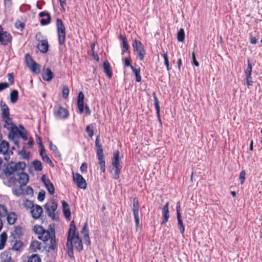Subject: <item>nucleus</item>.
I'll return each instance as SVG.
<instances>
[{
    "mask_svg": "<svg viewBox=\"0 0 262 262\" xmlns=\"http://www.w3.org/2000/svg\"><path fill=\"white\" fill-rule=\"evenodd\" d=\"M34 231L38 235V238L43 242L50 239V245L48 249L49 250H54L57 249V244L56 240L55 232L54 228H50V232L44 229L42 226L39 225H35L34 226Z\"/></svg>",
    "mask_w": 262,
    "mask_h": 262,
    "instance_id": "1",
    "label": "nucleus"
},
{
    "mask_svg": "<svg viewBox=\"0 0 262 262\" xmlns=\"http://www.w3.org/2000/svg\"><path fill=\"white\" fill-rule=\"evenodd\" d=\"M26 167L25 163L18 162L16 163L13 161L8 163L5 168L3 170V173L6 177H9L14 172L19 173L20 171L24 170Z\"/></svg>",
    "mask_w": 262,
    "mask_h": 262,
    "instance_id": "2",
    "label": "nucleus"
},
{
    "mask_svg": "<svg viewBox=\"0 0 262 262\" xmlns=\"http://www.w3.org/2000/svg\"><path fill=\"white\" fill-rule=\"evenodd\" d=\"M74 228L75 223L74 221H73L70 223V228L68 231L67 242L66 244V246L68 249V254L71 259L74 258L73 245V237H72L73 234L74 233Z\"/></svg>",
    "mask_w": 262,
    "mask_h": 262,
    "instance_id": "3",
    "label": "nucleus"
},
{
    "mask_svg": "<svg viewBox=\"0 0 262 262\" xmlns=\"http://www.w3.org/2000/svg\"><path fill=\"white\" fill-rule=\"evenodd\" d=\"M112 165L113 167V170H114L113 178L115 180H118L122 169V165L120 163L119 151L118 150H116L114 154Z\"/></svg>",
    "mask_w": 262,
    "mask_h": 262,
    "instance_id": "4",
    "label": "nucleus"
},
{
    "mask_svg": "<svg viewBox=\"0 0 262 262\" xmlns=\"http://www.w3.org/2000/svg\"><path fill=\"white\" fill-rule=\"evenodd\" d=\"M56 26L58 35V39L59 45H63L66 39V29L62 20L57 18L56 20Z\"/></svg>",
    "mask_w": 262,
    "mask_h": 262,
    "instance_id": "5",
    "label": "nucleus"
},
{
    "mask_svg": "<svg viewBox=\"0 0 262 262\" xmlns=\"http://www.w3.org/2000/svg\"><path fill=\"white\" fill-rule=\"evenodd\" d=\"M84 95L82 92L78 93L77 97V107L78 109V113L80 114H85L86 115H90L91 113L90 110L88 106L84 104Z\"/></svg>",
    "mask_w": 262,
    "mask_h": 262,
    "instance_id": "6",
    "label": "nucleus"
},
{
    "mask_svg": "<svg viewBox=\"0 0 262 262\" xmlns=\"http://www.w3.org/2000/svg\"><path fill=\"white\" fill-rule=\"evenodd\" d=\"M134 52H136L140 60L142 61L145 55L146 52L141 42L135 39L132 44Z\"/></svg>",
    "mask_w": 262,
    "mask_h": 262,
    "instance_id": "7",
    "label": "nucleus"
},
{
    "mask_svg": "<svg viewBox=\"0 0 262 262\" xmlns=\"http://www.w3.org/2000/svg\"><path fill=\"white\" fill-rule=\"evenodd\" d=\"M44 208L48 214V215L52 220L56 219L55 212L57 208V203L54 200L50 202L46 203L44 205Z\"/></svg>",
    "mask_w": 262,
    "mask_h": 262,
    "instance_id": "8",
    "label": "nucleus"
},
{
    "mask_svg": "<svg viewBox=\"0 0 262 262\" xmlns=\"http://www.w3.org/2000/svg\"><path fill=\"white\" fill-rule=\"evenodd\" d=\"M25 62L27 67L32 72L38 73L40 72V66L37 64L31 57L29 54L25 55Z\"/></svg>",
    "mask_w": 262,
    "mask_h": 262,
    "instance_id": "9",
    "label": "nucleus"
},
{
    "mask_svg": "<svg viewBox=\"0 0 262 262\" xmlns=\"http://www.w3.org/2000/svg\"><path fill=\"white\" fill-rule=\"evenodd\" d=\"M28 203L31 205L30 212L32 217L35 220L40 218L43 212L42 207L40 205H34L31 201H28Z\"/></svg>",
    "mask_w": 262,
    "mask_h": 262,
    "instance_id": "10",
    "label": "nucleus"
},
{
    "mask_svg": "<svg viewBox=\"0 0 262 262\" xmlns=\"http://www.w3.org/2000/svg\"><path fill=\"white\" fill-rule=\"evenodd\" d=\"M73 179L74 182L77 184V186L81 189H85L86 188V182L83 177L79 173H73Z\"/></svg>",
    "mask_w": 262,
    "mask_h": 262,
    "instance_id": "11",
    "label": "nucleus"
},
{
    "mask_svg": "<svg viewBox=\"0 0 262 262\" xmlns=\"http://www.w3.org/2000/svg\"><path fill=\"white\" fill-rule=\"evenodd\" d=\"M12 40V36L9 33L4 31L3 27L0 25V43L6 46Z\"/></svg>",
    "mask_w": 262,
    "mask_h": 262,
    "instance_id": "12",
    "label": "nucleus"
},
{
    "mask_svg": "<svg viewBox=\"0 0 262 262\" xmlns=\"http://www.w3.org/2000/svg\"><path fill=\"white\" fill-rule=\"evenodd\" d=\"M133 211L134 214V216L135 219V222L136 224V228H137L138 226L139 225V200L138 198L135 197L133 199Z\"/></svg>",
    "mask_w": 262,
    "mask_h": 262,
    "instance_id": "13",
    "label": "nucleus"
},
{
    "mask_svg": "<svg viewBox=\"0 0 262 262\" xmlns=\"http://www.w3.org/2000/svg\"><path fill=\"white\" fill-rule=\"evenodd\" d=\"M72 237H73V242H74L75 244V248L76 250L79 252L82 251L83 250L82 241L79 236L78 233L76 232V227L75 225Z\"/></svg>",
    "mask_w": 262,
    "mask_h": 262,
    "instance_id": "14",
    "label": "nucleus"
},
{
    "mask_svg": "<svg viewBox=\"0 0 262 262\" xmlns=\"http://www.w3.org/2000/svg\"><path fill=\"white\" fill-rule=\"evenodd\" d=\"M41 180L45 187L50 194H53L55 192V188L53 184L46 174H43L41 177Z\"/></svg>",
    "mask_w": 262,
    "mask_h": 262,
    "instance_id": "15",
    "label": "nucleus"
},
{
    "mask_svg": "<svg viewBox=\"0 0 262 262\" xmlns=\"http://www.w3.org/2000/svg\"><path fill=\"white\" fill-rule=\"evenodd\" d=\"M2 120L4 121V127L9 130H11L12 133L15 129V127H16L14 124L12 123L11 119L9 117V116H2Z\"/></svg>",
    "mask_w": 262,
    "mask_h": 262,
    "instance_id": "16",
    "label": "nucleus"
},
{
    "mask_svg": "<svg viewBox=\"0 0 262 262\" xmlns=\"http://www.w3.org/2000/svg\"><path fill=\"white\" fill-rule=\"evenodd\" d=\"M18 178L17 179V182L19 183L20 186H24L26 185L29 180V176L28 174L23 172V170L20 171L19 173H17Z\"/></svg>",
    "mask_w": 262,
    "mask_h": 262,
    "instance_id": "17",
    "label": "nucleus"
},
{
    "mask_svg": "<svg viewBox=\"0 0 262 262\" xmlns=\"http://www.w3.org/2000/svg\"><path fill=\"white\" fill-rule=\"evenodd\" d=\"M169 203L167 202L163 206L162 210L163 216V220L161 222L162 225L165 224L168 221L169 218V210H168Z\"/></svg>",
    "mask_w": 262,
    "mask_h": 262,
    "instance_id": "18",
    "label": "nucleus"
},
{
    "mask_svg": "<svg viewBox=\"0 0 262 262\" xmlns=\"http://www.w3.org/2000/svg\"><path fill=\"white\" fill-rule=\"evenodd\" d=\"M49 47L47 39L42 40L37 45V48L42 53H46L49 50Z\"/></svg>",
    "mask_w": 262,
    "mask_h": 262,
    "instance_id": "19",
    "label": "nucleus"
},
{
    "mask_svg": "<svg viewBox=\"0 0 262 262\" xmlns=\"http://www.w3.org/2000/svg\"><path fill=\"white\" fill-rule=\"evenodd\" d=\"M39 16L42 17L40 21L42 25H46L50 23L51 17L49 13L42 12L39 13Z\"/></svg>",
    "mask_w": 262,
    "mask_h": 262,
    "instance_id": "20",
    "label": "nucleus"
},
{
    "mask_svg": "<svg viewBox=\"0 0 262 262\" xmlns=\"http://www.w3.org/2000/svg\"><path fill=\"white\" fill-rule=\"evenodd\" d=\"M61 203H62V205L63 212L64 215L67 219L70 220V217L71 216V213L70 209L69 208V205L68 203L67 202H66L65 201H62L61 202Z\"/></svg>",
    "mask_w": 262,
    "mask_h": 262,
    "instance_id": "21",
    "label": "nucleus"
},
{
    "mask_svg": "<svg viewBox=\"0 0 262 262\" xmlns=\"http://www.w3.org/2000/svg\"><path fill=\"white\" fill-rule=\"evenodd\" d=\"M42 77L45 81H50L53 78V73L49 68H47L43 73Z\"/></svg>",
    "mask_w": 262,
    "mask_h": 262,
    "instance_id": "22",
    "label": "nucleus"
},
{
    "mask_svg": "<svg viewBox=\"0 0 262 262\" xmlns=\"http://www.w3.org/2000/svg\"><path fill=\"white\" fill-rule=\"evenodd\" d=\"M9 143L5 140H2L0 143V154L5 155L9 149Z\"/></svg>",
    "mask_w": 262,
    "mask_h": 262,
    "instance_id": "23",
    "label": "nucleus"
},
{
    "mask_svg": "<svg viewBox=\"0 0 262 262\" xmlns=\"http://www.w3.org/2000/svg\"><path fill=\"white\" fill-rule=\"evenodd\" d=\"M95 145L97 147V157L104 156L103 152V149L101 145L99 142V137L97 136L95 140Z\"/></svg>",
    "mask_w": 262,
    "mask_h": 262,
    "instance_id": "24",
    "label": "nucleus"
},
{
    "mask_svg": "<svg viewBox=\"0 0 262 262\" xmlns=\"http://www.w3.org/2000/svg\"><path fill=\"white\" fill-rule=\"evenodd\" d=\"M56 115H68V112L66 108L60 105H57L54 108Z\"/></svg>",
    "mask_w": 262,
    "mask_h": 262,
    "instance_id": "25",
    "label": "nucleus"
},
{
    "mask_svg": "<svg viewBox=\"0 0 262 262\" xmlns=\"http://www.w3.org/2000/svg\"><path fill=\"white\" fill-rule=\"evenodd\" d=\"M7 220L9 224L13 225L16 220V215L14 212H10L7 214Z\"/></svg>",
    "mask_w": 262,
    "mask_h": 262,
    "instance_id": "26",
    "label": "nucleus"
},
{
    "mask_svg": "<svg viewBox=\"0 0 262 262\" xmlns=\"http://www.w3.org/2000/svg\"><path fill=\"white\" fill-rule=\"evenodd\" d=\"M7 238V235L5 232H3L0 235V250H3L5 247Z\"/></svg>",
    "mask_w": 262,
    "mask_h": 262,
    "instance_id": "27",
    "label": "nucleus"
},
{
    "mask_svg": "<svg viewBox=\"0 0 262 262\" xmlns=\"http://www.w3.org/2000/svg\"><path fill=\"white\" fill-rule=\"evenodd\" d=\"M104 71L108 76L109 78H111L112 76V73L111 70L110 65L107 61H105L103 63Z\"/></svg>",
    "mask_w": 262,
    "mask_h": 262,
    "instance_id": "28",
    "label": "nucleus"
},
{
    "mask_svg": "<svg viewBox=\"0 0 262 262\" xmlns=\"http://www.w3.org/2000/svg\"><path fill=\"white\" fill-rule=\"evenodd\" d=\"M121 39L122 41V54L128 51V45L127 43L126 37L124 36H121Z\"/></svg>",
    "mask_w": 262,
    "mask_h": 262,
    "instance_id": "29",
    "label": "nucleus"
},
{
    "mask_svg": "<svg viewBox=\"0 0 262 262\" xmlns=\"http://www.w3.org/2000/svg\"><path fill=\"white\" fill-rule=\"evenodd\" d=\"M12 133H13L14 135H15L16 133H18V134L24 140L26 141L27 140V136L25 130H20L17 128V127H15V129L13 131Z\"/></svg>",
    "mask_w": 262,
    "mask_h": 262,
    "instance_id": "30",
    "label": "nucleus"
},
{
    "mask_svg": "<svg viewBox=\"0 0 262 262\" xmlns=\"http://www.w3.org/2000/svg\"><path fill=\"white\" fill-rule=\"evenodd\" d=\"M41 244L37 241H34L32 242L30 245V248L34 251H36L37 250L40 249Z\"/></svg>",
    "mask_w": 262,
    "mask_h": 262,
    "instance_id": "31",
    "label": "nucleus"
},
{
    "mask_svg": "<svg viewBox=\"0 0 262 262\" xmlns=\"http://www.w3.org/2000/svg\"><path fill=\"white\" fill-rule=\"evenodd\" d=\"M18 99V92L17 90H13L10 94V100L11 103H15Z\"/></svg>",
    "mask_w": 262,
    "mask_h": 262,
    "instance_id": "32",
    "label": "nucleus"
},
{
    "mask_svg": "<svg viewBox=\"0 0 262 262\" xmlns=\"http://www.w3.org/2000/svg\"><path fill=\"white\" fill-rule=\"evenodd\" d=\"M99 161V164L100 165V170L102 172L105 171V162L104 160V156L97 157Z\"/></svg>",
    "mask_w": 262,
    "mask_h": 262,
    "instance_id": "33",
    "label": "nucleus"
},
{
    "mask_svg": "<svg viewBox=\"0 0 262 262\" xmlns=\"http://www.w3.org/2000/svg\"><path fill=\"white\" fill-rule=\"evenodd\" d=\"M23 245V243L20 240H15L14 244H12V249L13 250L19 251Z\"/></svg>",
    "mask_w": 262,
    "mask_h": 262,
    "instance_id": "34",
    "label": "nucleus"
},
{
    "mask_svg": "<svg viewBox=\"0 0 262 262\" xmlns=\"http://www.w3.org/2000/svg\"><path fill=\"white\" fill-rule=\"evenodd\" d=\"M32 165L34 169L37 171H40L42 170V166L40 161L39 160H34L32 162Z\"/></svg>",
    "mask_w": 262,
    "mask_h": 262,
    "instance_id": "35",
    "label": "nucleus"
},
{
    "mask_svg": "<svg viewBox=\"0 0 262 262\" xmlns=\"http://www.w3.org/2000/svg\"><path fill=\"white\" fill-rule=\"evenodd\" d=\"M2 115H9V110L6 104L1 101L0 103Z\"/></svg>",
    "mask_w": 262,
    "mask_h": 262,
    "instance_id": "36",
    "label": "nucleus"
},
{
    "mask_svg": "<svg viewBox=\"0 0 262 262\" xmlns=\"http://www.w3.org/2000/svg\"><path fill=\"white\" fill-rule=\"evenodd\" d=\"M49 148L51 150H52L56 156L60 157L61 154L58 149L56 145L53 144L52 142H50L49 144Z\"/></svg>",
    "mask_w": 262,
    "mask_h": 262,
    "instance_id": "37",
    "label": "nucleus"
},
{
    "mask_svg": "<svg viewBox=\"0 0 262 262\" xmlns=\"http://www.w3.org/2000/svg\"><path fill=\"white\" fill-rule=\"evenodd\" d=\"M1 261L2 262H13L11 256L5 253L1 255Z\"/></svg>",
    "mask_w": 262,
    "mask_h": 262,
    "instance_id": "38",
    "label": "nucleus"
},
{
    "mask_svg": "<svg viewBox=\"0 0 262 262\" xmlns=\"http://www.w3.org/2000/svg\"><path fill=\"white\" fill-rule=\"evenodd\" d=\"M21 186H20L18 188H14L12 189L13 193L17 196H19L23 193V189Z\"/></svg>",
    "mask_w": 262,
    "mask_h": 262,
    "instance_id": "39",
    "label": "nucleus"
},
{
    "mask_svg": "<svg viewBox=\"0 0 262 262\" xmlns=\"http://www.w3.org/2000/svg\"><path fill=\"white\" fill-rule=\"evenodd\" d=\"M177 39L179 41L183 42L185 39V33L183 29L181 28L180 29L178 33Z\"/></svg>",
    "mask_w": 262,
    "mask_h": 262,
    "instance_id": "40",
    "label": "nucleus"
},
{
    "mask_svg": "<svg viewBox=\"0 0 262 262\" xmlns=\"http://www.w3.org/2000/svg\"><path fill=\"white\" fill-rule=\"evenodd\" d=\"M28 262H41V259L38 255L33 254L28 258Z\"/></svg>",
    "mask_w": 262,
    "mask_h": 262,
    "instance_id": "41",
    "label": "nucleus"
},
{
    "mask_svg": "<svg viewBox=\"0 0 262 262\" xmlns=\"http://www.w3.org/2000/svg\"><path fill=\"white\" fill-rule=\"evenodd\" d=\"M8 179L7 186L11 187L14 185L15 182L17 181L16 178L14 176H10L9 177H6Z\"/></svg>",
    "mask_w": 262,
    "mask_h": 262,
    "instance_id": "42",
    "label": "nucleus"
},
{
    "mask_svg": "<svg viewBox=\"0 0 262 262\" xmlns=\"http://www.w3.org/2000/svg\"><path fill=\"white\" fill-rule=\"evenodd\" d=\"M177 220H178V225H179V228H180V232L182 235H183V234L184 233V231H185V227L183 224L182 219L181 217H177Z\"/></svg>",
    "mask_w": 262,
    "mask_h": 262,
    "instance_id": "43",
    "label": "nucleus"
},
{
    "mask_svg": "<svg viewBox=\"0 0 262 262\" xmlns=\"http://www.w3.org/2000/svg\"><path fill=\"white\" fill-rule=\"evenodd\" d=\"M23 228L19 226H16L15 228L14 234L18 238H19L23 235Z\"/></svg>",
    "mask_w": 262,
    "mask_h": 262,
    "instance_id": "44",
    "label": "nucleus"
},
{
    "mask_svg": "<svg viewBox=\"0 0 262 262\" xmlns=\"http://www.w3.org/2000/svg\"><path fill=\"white\" fill-rule=\"evenodd\" d=\"M248 67L245 73L246 77H250L252 73V66L249 60H248Z\"/></svg>",
    "mask_w": 262,
    "mask_h": 262,
    "instance_id": "45",
    "label": "nucleus"
},
{
    "mask_svg": "<svg viewBox=\"0 0 262 262\" xmlns=\"http://www.w3.org/2000/svg\"><path fill=\"white\" fill-rule=\"evenodd\" d=\"M246 180V171L245 170H242L239 175V180L240 181L241 184H243L245 182Z\"/></svg>",
    "mask_w": 262,
    "mask_h": 262,
    "instance_id": "46",
    "label": "nucleus"
},
{
    "mask_svg": "<svg viewBox=\"0 0 262 262\" xmlns=\"http://www.w3.org/2000/svg\"><path fill=\"white\" fill-rule=\"evenodd\" d=\"M162 56L164 60V64L166 67V69L168 71H169L170 69L167 53L166 52L164 53V54L162 55Z\"/></svg>",
    "mask_w": 262,
    "mask_h": 262,
    "instance_id": "47",
    "label": "nucleus"
},
{
    "mask_svg": "<svg viewBox=\"0 0 262 262\" xmlns=\"http://www.w3.org/2000/svg\"><path fill=\"white\" fill-rule=\"evenodd\" d=\"M69 91L68 87L67 85H64L62 87V97L64 99L67 98L68 96L69 95Z\"/></svg>",
    "mask_w": 262,
    "mask_h": 262,
    "instance_id": "48",
    "label": "nucleus"
},
{
    "mask_svg": "<svg viewBox=\"0 0 262 262\" xmlns=\"http://www.w3.org/2000/svg\"><path fill=\"white\" fill-rule=\"evenodd\" d=\"M7 214L6 207L4 205H0V216H5Z\"/></svg>",
    "mask_w": 262,
    "mask_h": 262,
    "instance_id": "49",
    "label": "nucleus"
},
{
    "mask_svg": "<svg viewBox=\"0 0 262 262\" xmlns=\"http://www.w3.org/2000/svg\"><path fill=\"white\" fill-rule=\"evenodd\" d=\"M93 127V125L91 124L87 126L86 127V132L90 137H92L94 135V131L92 129Z\"/></svg>",
    "mask_w": 262,
    "mask_h": 262,
    "instance_id": "50",
    "label": "nucleus"
},
{
    "mask_svg": "<svg viewBox=\"0 0 262 262\" xmlns=\"http://www.w3.org/2000/svg\"><path fill=\"white\" fill-rule=\"evenodd\" d=\"M81 233L84 235V236L89 235V230L88 229V224L86 222L85 223L84 226H83Z\"/></svg>",
    "mask_w": 262,
    "mask_h": 262,
    "instance_id": "51",
    "label": "nucleus"
},
{
    "mask_svg": "<svg viewBox=\"0 0 262 262\" xmlns=\"http://www.w3.org/2000/svg\"><path fill=\"white\" fill-rule=\"evenodd\" d=\"M154 99H155V108L156 109L157 114V115H159L160 106H159V101H158V99L155 94H154Z\"/></svg>",
    "mask_w": 262,
    "mask_h": 262,
    "instance_id": "52",
    "label": "nucleus"
},
{
    "mask_svg": "<svg viewBox=\"0 0 262 262\" xmlns=\"http://www.w3.org/2000/svg\"><path fill=\"white\" fill-rule=\"evenodd\" d=\"M45 196L46 192L45 191L42 190L39 192L37 199L39 201H42L45 200Z\"/></svg>",
    "mask_w": 262,
    "mask_h": 262,
    "instance_id": "53",
    "label": "nucleus"
},
{
    "mask_svg": "<svg viewBox=\"0 0 262 262\" xmlns=\"http://www.w3.org/2000/svg\"><path fill=\"white\" fill-rule=\"evenodd\" d=\"M41 158L42 160L45 162H46L47 163L52 165V162L50 159V158L48 156L47 154H44L43 155L41 156Z\"/></svg>",
    "mask_w": 262,
    "mask_h": 262,
    "instance_id": "54",
    "label": "nucleus"
},
{
    "mask_svg": "<svg viewBox=\"0 0 262 262\" xmlns=\"http://www.w3.org/2000/svg\"><path fill=\"white\" fill-rule=\"evenodd\" d=\"M176 211H177V217H181V206H180V203L179 201L177 203Z\"/></svg>",
    "mask_w": 262,
    "mask_h": 262,
    "instance_id": "55",
    "label": "nucleus"
},
{
    "mask_svg": "<svg viewBox=\"0 0 262 262\" xmlns=\"http://www.w3.org/2000/svg\"><path fill=\"white\" fill-rule=\"evenodd\" d=\"M88 165L85 162L83 163L80 167V170L82 173H85L87 171Z\"/></svg>",
    "mask_w": 262,
    "mask_h": 262,
    "instance_id": "56",
    "label": "nucleus"
},
{
    "mask_svg": "<svg viewBox=\"0 0 262 262\" xmlns=\"http://www.w3.org/2000/svg\"><path fill=\"white\" fill-rule=\"evenodd\" d=\"M43 36L41 32H38L36 33L35 38L38 41L41 42L42 40H43L44 39H43Z\"/></svg>",
    "mask_w": 262,
    "mask_h": 262,
    "instance_id": "57",
    "label": "nucleus"
},
{
    "mask_svg": "<svg viewBox=\"0 0 262 262\" xmlns=\"http://www.w3.org/2000/svg\"><path fill=\"white\" fill-rule=\"evenodd\" d=\"M19 154L20 155L23 156V158L24 159H27L28 158V154L27 153L25 149H22L19 152Z\"/></svg>",
    "mask_w": 262,
    "mask_h": 262,
    "instance_id": "58",
    "label": "nucleus"
},
{
    "mask_svg": "<svg viewBox=\"0 0 262 262\" xmlns=\"http://www.w3.org/2000/svg\"><path fill=\"white\" fill-rule=\"evenodd\" d=\"M130 62V59L129 58H126L124 59V63L125 66L129 67L131 68V67L133 66L131 65Z\"/></svg>",
    "mask_w": 262,
    "mask_h": 262,
    "instance_id": "59",
    "label": "nucleus"
},
{
    "mask_svg": "<svg viewBox=\"0 0 262 262\" xmlns=\"http://www.w3.org/2000/svg\"><path fill=\"white\" fill-rule=\"evenodd\" d=\"M192 63L194 64L196 67H198L199 66V63L196 60L195 55L194 52L192 54Z\"/></svg>",
    "mask_w": 262,
    "mask_h": 262,
    "instance_id": "60",
    "label": "nucleus"
},
{
    "mask_svg": "<svg viewBox=\"0 0 262 262\" xmlns=\"http://www.w3.org/2000/svg\"><path fill=\"white\" fill-rule=\"evenodd\" d=\"M27 194L33 195L34 191L33 189L30 186H27L26 190Z\"/></svg>",
    "mask_w": 262,
    "mask_h": 262,
    "instance_id": "61",
    "label": "nucleus"
},
{
    "mask_svg": "<svg viewBox=\"0 0 262 262\" xmlns=\"http://www.w3.org/2000/svg\"><path fill=\"white\" fill-rule=\"evenodd\" d=\"M9 86L7 82L0 83V92L6 89Z\"/></svg>",
    "mask_w": 262,
    "mask_h": 262,
    "instance_id": "62",
    "label": "nucleus"
},
{
    "mask_svg": "<svg viewBox=\"0 0 262 262\" xmlns=\"http://www.w3.org/2000/svg\"><path fill=\"white\" fill-rule=\"evenodd\" d=\"M131 69L134 72V74L135 75V76H137V75L140 74V69L139 68H135L134 67H131Z\"/></svg>",
    "mask_w": 262,
    "mask_h": 262,
    "instance_id": "63",
    "label": "nucleus"
},
{
    "mask_svg": "<svg viewBox=\"0 0 262 262\" xmlns=\"http://www.w3.org/2000/svg\"><path fill=\"white\" fill-rule=\"evenodd\" d=\"M246 83L248 86L252 85L253 81L252 80L251 77H246Z\"/></svg>",
    "mask_w": 262,
    "mask_h": 262,
    "instance_id": "64",
    "label": "nucleus"
}]
</instances>
